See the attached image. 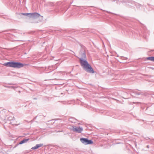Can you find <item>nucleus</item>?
Segmentation results:
<instances>
[{"label": "nucleus", "instance_id": "nucleus-1", "mask_svg": "<svg viewBox=\"0 0 154 154\" xmlns=\"http://www.w3.org/2000/svg\"><path fill=\"white\" fill-rule=\"evenodd\" d=\"M3 65L6 66L14 68H20L23 67H30L31 65L29 64L22 63L16 61H10L4 63Z\"/></svg>", "mask_w": 154, "mask_h": 154}, {"label": "nucleus", "instance_id": "nucleus-2", "mask_svg": "<svg viewBox=\"0 0 154 154\" xmlns=\"http://www.w3.org/2000/svg\"><path fill=\"white\" fill-rule=\"evenodd\" d=\"M119 1L122 3L125 4L126 5H131V4H134L136 5L137 3L135 2L134 1H131L130 0H113L112 2H118Z\"/></svg>", "mask_w": 154, "mask_h": 154}, {"label": "nucleus", "instance_id": "nucleus-3", "mask_svg": "<svg viewBox=\"0 0 154 154\" xmlns=\"http://www.w3.org/2000/svg\"><path fill=\"white\" fill-rule=\"evenodd\" d=\"M79 60L80 64L83 67H91L87 60L83 59V58H80Z\"/></svg>", "mask_w": 154, "mask_h": 154}, {"label": "nucleus", "instance_id": "nucleus-4", "mask_svg": "<svg viewBox=\"0 0 154 154\" xmlns=\"http://www.w3.org/2000/svg\"><path fill=\"white\" fill-rule=\"evenodd\" d=\"M81 142L85 145H88L92 144L93 142L91 140H89L88 138H81L80 139Z\"/></svg>", "mask_w": 154, "mask_h": 154}, {"label": "nucleus", "instance_id": "nucleus-5", "mask_svg": "<svg viewBox=\"0 0 154 154\" xmlns=\"http://www.w3.org/2000/svg\"><path fill=\"white\" fill-rule=\"evenodd\" d=\"M72 130L74 132L79 133H81L83 131V128L80 127H76L73 126H72Z\"/></svg>", "mask_w": 154, "mask_h": 154}, {"label": "nucleus", "instance_id": "nucleus-6", "mask_svg": "<svg viewBox=\"0 0 154 154\" xmlns=\"http://www.w3.org/2000/svg\"><path fill=\"white\" fill-rule=\"evenodd\" d=\"M41 15L40 14L37 13H30V15L29 17L33 18H36L40 16Z\"/></svg>", "mask_w": 154, "mask_h": 154}, {"label": "nucleus", "instance_id": "nucleus-7", "mask_svg": "<svg viewBox=\"0 0 154 154\" xmlns=\"http://www.w3.org/2000/svg\"><path fill=\"white\" fill-rule=\"evenodd\" d=\"M84 69L85 71L89 73H93L94 72L93 68H84Z\"/></svg>", "mask_w": 154, "mask_h": 154}, {"label": "nucleus", "instance_id": "nucleus-8", "mask_svg": "<svg viewBox=\"0 0 154 154\" xmlns=\"http://www.w3.org/2000/svg\"><path fill=\"white\" fill-rule=\"evenodd\" d=\"M43 144H42V143L36 144L35 145V146H34L33 147H32V149L33 150L36 149H37L38 148L43 146Z\"/></svg>", "mask_w": 154, "mask_h": 154}, {"label": "nucleus", "instance_id": "nucleus-9", "mask_svg": "<svg viewBox=\"0 0 154 154\" xmlns=\"http://www.w3.org/2000/svg\"><path fill=\"white\" fill-rule=\"evenodd\" d=\"M29 138L28 139H23L22 140H21V141L19 143V144H23L25 143H26L29 140Z\"/></svg>", "mask_w": 154, "mask_h": 154}, {"label": "nucleus", "instance_id": "nucleus-10", "mask_svg": "<svg viewBox=\"0 0 154 154\" xmlns=\"http://www.w3.org/2000/svg\"><path fill=\"white\" fill-rule=\"evenodd\" d=\"M146 60H149L152 61L154 62V57H147Z\"/></svg>", "mask_w": 154, "mask_h": 154}, {"label": "nucleus", "instance_id": "nucleus-11", "mask_svg": "<svg viewBox=\"0 0 154 154\" xmlns=\"http://www.w3.org/2000/svg\"><path fill=\"white\" fill-rule=\"evenodd\" d=\"M81 58H83V59L86 58V55L85 52L82 54V57Z\"/></svg>", "mask_w": 154, "mask_h": 154}, {"label": "nucleus", "instance_id": "nucleus-12", "mask_svg": "<svg viewBox=\"0 0 154 154\" xmlns=\"http://www.w3.org/2000/svg\"><path fill=\"white\" fill-rule=\"evenodd\" d=\"M21 14L25 16H27L28 17H29V16L30 15V13H21Z\"/></svg>", "mask_w": 154, "mask_h": 154}, {"label": "nucleus", "instance_id": "nucleus-13", "mask_svg": "<svg viewBox=\"0 0 154 154\" xmlns=\"http://www.w3.org/2000/svg\"><path fill=\"white\" fill-rule=\"evenodd\" d=\"M120 57L121 59L122 60H127L128 59V58L126 57H125L123 56L121 57Z\"/></svg>", "mask_w": 154, "mask_h": 154}, {"label": "nucleus", "instance_id": "nucleus-14", "mask_svg": "<svg viewBox=\"0 0 154 154\" xmlns=\"http://www.w3.org/2000/svg\"><path fill=\"white\" fill-rule=\"evenodd\" d=\"M133 93L136 94L138 95H140V93H138L136 91H133Z\"/></svg>", "mask_w": 154, "mask_h": 154}, {"label": "nucleus", "instance_id": "nucleus-15", "mask_svg": "<svg viewBox=\"0 0 154 154\" xmlns=\"http://www.w3.org/2000/svg\"><path fill=\"white\" fill-rule=\"evenodd\" d=\"M5 87L8 88H12L13 89H14L15 87L14 86H5Z\"/></svg>", "mask_w": 154, "mask_h": 154}, {"label": "nucleus", "instance_id": "nucleus-16", "mask_svg": "<svg viewBox=\"0 0 154 154\" xmlns=\"http://www.w3.org/2000/svg\"><path fill=\"white\" fill-rule=\"evenodd\" d=\"M8 85H14V84H13V83H8Z\"/></svg>", "mask_w": 154, "mask_h": 154}, {"label": "nucleus", "instance_id": "nucleus-17", "mask_svg": "<svg viewBox=\"0 0 154 154\" xmlns=\"http://www.w3.org/2000/svg\"><path fill=\"white\" fill-rule=\"evenodd\" d=\"M150 141L151 142H153L154 141V140H150Z\"/></svg>", "mask_w": 154, "mask_h": 154}, {"label": "nucleus", "instance_id": "nucleus-18", "mask_svg": "<svg viewBox=\"0 0 154 154\" xmlns=\"http://www.w3.org/2000/svg\"><path fill=\"white\" fill-rule=\"evenodd\" d=\"M145 139L146 140H148L149 139L150 140V139L149 138V137H147Z\"/></svg>", "mask_w": 154, "mask_h": 154}, {"label": "nucleus", "instance_id": "nucleus-19", "mask_svg": "<svg viewBox=\"0 0 154 154\" xmlns=\"http://www.w3.org/2000/svg\"><path fill=\"white\" fill-rule=\"evenodd\" d=\"M84 8V9H86L87 7H83Z\"/></svg>", "mask_w": 154, "mask_h": 154}, {"label": "nucleus", "instance_id": "nucleus-20", "mask_svg": "<svg viewBox=\"0 0 154 154\" xmlns=\"http://www.w3.org/2000/svg\"><path fill=\"white\" fill-rule=\"evenodd\" d=\"M146 147L147 148H149V145H147L146 146Z\"/></svg>", "mask_w": 154, "mask_h": 154}, {"label": "nucleus", "instance_id": "nucleus-21", "mask_svg": "<svg viewBox=\"0 0 154 154\" xmlns=\"http://www.w3.org/2000/svg\"><path fill=\"white\" fill-rule=\"evenodd\" d=\"M151 68L152 69V70H154V68Z\"/></svg>", "mask_w": 154, "mask_h": 154}, {"label": "nucleus", "instance_id": "nucleus-22", "mask_svg": "<svg viewBox=\"0 0 154 154\" xmlns=\"http://www.w3.org/2000/svg\"><path fill=\"white\" fill-rule=\"evenodd\" d=\"M34 99V100H36V99H37L36 98H34V99Z\"/></svg>", "mask_w": 154, "mask_h": 154}, {"label": "nucleus", "instance_id": "nucleus-23", "mask_svg": "<svg viewBox=\"0 0 154 154\" xmlns=\"http://www.w3.org/2000/svg\"><path fill=\"white\" fill-rule=\"evenodd\" d=\"M106 12L108 13H110V12H109L108 11H106Z\"/></svg>", "mask_w": 154, "mask_h": 154}, {"label": "nucleus", "instance_id": "nucleus-24", "mask_svg": "<svg viewBox=\"0 0 154 154\" xmlns=\"http://www.w3.org/2000/svg\"><path fill=\"white\" fill-rule=\"evenodd\" d=\"M72 52H73V53L75 54L74 52L73 51H71Z\"/></svg>", "mask_w": 154, "mask_h": 154}, {"label": "nucleus", "instance_id": "nucleus-25", "mask_svg": "<svg viewBox=\"0 0 154 154\" xmlns=\"http://www.w3.org/2000/svg\"><path fill=\"white\" fill-rule=\"evenodd\" d=\"M15 125H17V124H15Z\"/></svg>", "mask_w": 154, "mask_h": 154}, {"label": "nucleus", "instance_id": "nucleus-26", "mask_svg": "<svg viewBox=\"0 0 154 154\" xmlns=\"http://www.w3.org/2000/svg\"><path fill=\"white\" fill-rule=\"evenodd\" d=\"M19 93H20V91H19Z\"/></svg>", "mask_w": 154, "mask_h": 154}, {"label": "nucleus", "instance_id": "nucleus-27", "mask_svg": "<svg viewBox=\"0 0 154 154\" xmlns=\"http://www.w3.org/2000/svg\"><path fill=\"white\" fill-rule=\"evenodd\" d=\"M41 67V68H42V67Z\"/></svg>", "mask_w": 154, "mask_h": 154}]
</instances>
